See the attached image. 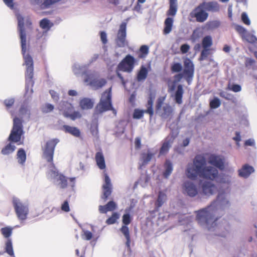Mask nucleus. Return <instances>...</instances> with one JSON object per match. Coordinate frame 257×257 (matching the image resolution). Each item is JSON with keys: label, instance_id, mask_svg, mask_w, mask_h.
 Listing matches in <instances>:
<instances>
[{"label": "nucleus", "instance_id": "f257e3e1", "mask_svg": "<svg viewBox=\"0 0 257 257\" xmlns=\"http://www.w3.org/2000/svg\"><path fill=\"white\" fill-rule=\"evenodd\" d=\"M196 220L202 227L207 229L211 232H215L213 234L221 237L227 236L229 232V227H222L216 225L215 222V209L213 208V205L195 211Z\"/></svg>", "mask_w": 257, "mask_h": 257}, {"label": "nucleus", "instance_id": "f03ea898", "mask_svg": "<svg viewBox=\"0 0 257 257\" xmlns=\"http://www.w3.org/2000/svg\"><path fill=\"white\" fill-rule=\"evenodd\" d=\"M185 174L191 180H197L198 177L213 180L218 176V171L212 166H207L204 157L198 155L194 158L192 163L187 164Z\"/></svg>", "mask_w": 257, "mask_h": 257}, {"label": "nucleus", "instance_id": "7ed1b4c3", "mask_svg": "<svg viewBox=\"0 0 257 257\" xmlns=\"http://www.w3.org/2000/svg\"><path fill=\"white\" fill-rule=\"evenodd\" d=\"M58 142V139L48 141L42 149L43 158L50 163L47 174L48 178L60 188H64L67 185V180L64 176L58 173L53 163L55 148Z\"/></svg>", "mask_w": 257, "mask_h": 257}, {"label": "nucleus", "instance_id": "20e7f679", "mask_svg": "<svg viewBox=\"0 0 257 257\" xmlns=\"http://www.w3.org/2000/svg\"><path fill=\"white\" fill-rule=\"evenodd\" d=\"M18 22V31L20 34L22 52L23 54L25 64L27 66L26 72V91L28 92L29 88L34 85L33 77V61L32 58L29 54H25L26 52V34L24 29V18L19 14H16Z\"/></svg>", "mask_w": 257, "mask_h": 257}, {"label": "nucleus", "instance_id": "39448f33", "mask_svg": "<svg viewBox=\"0 0 257 257\" xmlns=\"http://www.w3.org/2000/svg\"><path fill=\"white\" fill-rule=\"evenodd\" d=\"M73 71L75 75L82 76L84 82L95 89L102 87L107 82L105 78L99 77L95 72L88 70L86 64H75Z\"/></svg>", "mask_w": 257, "mask_h": 257}, {"label": "nucleus", "instance_id": "423d86ee", "mask_svg": "<svg viewBox=\"0 0 257 257\" xmlns=\"http://www.w3.org/2000/svg\"><path fill=\"white\" fill-rule=\"evenodd\" d=\"M109 110H111L115 115L116 114V111L113 108L111 103V87L102 93L100 101L95 109V114L102 113Z\"/></svg>", "mask_w": 257, "mask_h": 257}, {"label": "nucleus", "instance_id": "0eeeda50", "mask_svg": "<svg viewBox=\"0 0 257 257\" xmlns=\"http://www.w3.org/2000/svg\"><path fill=\"white\" fill-rule=\"evenodd\" d=\"M218 195L216 199L213 201L210 205H213V207L216 212L218 209H225L230 207V191H226L222 188L218 190Z\"/></svg>", "mask_w": 257, "mask_h": 257}, {"label": "nucleus", "instance_id": "6e6552de", "mask_svg": "<svg viewBox=\"0 0 257 257\" xmlns=\"http://www.w3.org/2000/svg\"><path fill=\"white\" fill-rule=\"evenodd\" d=\"M22 120L15 116L13 118V127L9 137V140L12 142L17 143L20 141L21 136L23 135Z\"/></svg>", "mask_w": 257, "mask_h": 257}, {"label": "nucleus", "instance_id": "1a4fd4ad", "mask_svg": "<svg viewBox=\"0 0 257 257\" xmlns=\"http://www.w3.org/2000/svg\"><path fill=\"white\" fill-rule=\"evenodd\" d=\"M13 204L18 218L21 220H25L29 212L28 206L23 204L16 197L13 198Z\"/></svg>", "mask_w": 257, "mask_h": 257}, {"label": "nucleus", "instance_id": "9d476101", "mask_svg": "<svg viewBox=\"0 0 257 257\" xmlns=\"http://www.w3.org/2000/svg\"><path fill=\"white\" fill-rule=\"evenodd\" d=\"M136 59L131 55H127L119 63L117 70L126 72H131L134 69Z\"/></svg>", "mask_w": 257, "mask_h": 257}, {"label": "nucleus", "instance_id": "9b49d317", "mask_svg": "<svg viewBox=\"0 0 257 257\" xmlns=\"http://www.w3.org/2000/svg\"><path fill=\"white\" fill-rule=\"evenodd\" d=\"M126 23L122 22L120 26L117 34L115 42L119 47H124L128 44L126 39Z\"/></svg>", "mask_w": 257, "mask_h": 257}, {"label": "nucleus", "instance_id": "f8f14e48", "mask_svg": "<svg viewBox=\"0 0 257 257\" xmlns=\"http://www.w3.org/2000/svg\"><path fill=\"white\" fill-rule=\"evenodd\" d=\"M162 102L158 101L156 105V112L163 118H168L172 115L173 109L168 104H165L162 106Z\"/></svg>", "mask_w": 257, "mask_h": 257}, {"label": "nucleus", "instance_id": "ddd939ff", "mask_svg": "<svg viewBox=\"0 0 257 257\" xmlns=\"http://www.w3.org/2000/svg\"><path fill=\"white\" fill-rule=\"evenodd\" d=\"M216 179V181L218 184V189L222 188L225 191H230V186L232 183L231 176L223 174L217 176Z\"/></svg>", "mask_w": 257, "mask_h": 257}, {"label": "nucleus", "instance_id": "4468645a", "mask_svg": "<svg viewBox=\"0 0 257 257\" xmlns=\"http://www.w3.org/2000/svg\"><path fill=\"white\" fill-rule=\"evenodd\" d=\"M153 97L151 96H150L146 105L147 109L146 110H143L139 109H135L133 114V117L136 119H140L143 117L145 112L149 114L150 115L152 116L154 113L153 108Z\"/></svg>", "mask_w": 257, "mask_h": 257}, {"label": "nucleus", "instance_id": "2eb2a0df", "mask_svg": "<svg viewBox=\"0 0 257 257\" xmlns=\"http://www.w3.org/2000/svg\"><path fill=\"white\" fill-rule=\"evenodd\" d=\"M191 16L195 18L197 22L203 23L208 17V14L204 10L200 5L196 7L191 13Z\"/></svg>", "mask_w": 257, "mask_h": 257}, {"label": "nucleus", "instance_id": "dca6fc26", "mask_svg": "<svg viewBox=\"0 0 257 257\" xmlns=\"http://www.w3.org/2000/svg\"><path fill=\"white\" fill-rule=\"evenodd\" d=\"M208 161L210 164L218 168L220 170L224 169L225 159L222 156L212 154L209 156Z\"/></svg>", "mask_w": 257, "mask_h": 257}, {"label": "nucleus", "instance_id": "f3484780", "mask_svg": "<svg viewBox=\"0 0 257 257\" xmlns=\"http://www.w3.org/2000/svg\"><path fill=\"white\" fill-rule=\"evenodd\" d=\"M184 66L182 72L185 74L189 81H192L194 73V65L193 62L190 59L186 58L184 61Z\"/></svg>", "mask_w": 257, "mask_h": 257}, {"label": "nucleus", "instance_id": "a211bd4d", "mask_svg": "<svg viewBox=\"0 0 257 257\" xmlns=\"http://www.w3.org/2000/svg\"><path fill=\"white\" fill-rule=\"evenodd\" d=\"M193 217L191 216H183L179 220L181 225H186V228L184 229V232H188V234L193 236L194 235L195 230L192 227V222Z\"/></svg>", "mask_w": 257, "mask_h": 257}, {"label": "nucleus", "instance_id": "6ab92c4d", "mask_svg": "<svg viewBox=\"0 0 257 257\" xmlns=\"http://www.w3.org/2000/svg\"><path fill=\"white\" fill-rule=\"evenodd\" d=\"M184 193L190 197H194L198 193L196 185L192 182L187 180L184 182L183 185Z\"/></svg>", "mask_w": 257, "mask_h": 257}, {"label": "nucleus", "instance_id": "aec40b11", "mask_svg": "<svg viewBox=\"0 0 257 257\" xmlns=\"http://www.w3.org/2000/svg\"><path fill=\"white\" fill-rule=\"evenodd\" d=\"M31 106L27 100H25L21 105L19 109L18 115L22 118H25L29 120L31 117Z\"/></svg>", "mask_w": 257, "mask_h": 257}, {"label": "nucleus", "instance_id": "412c9836", "mask_svg": "<svg viewBox=\"0 0 257 257\" xmlns=\"http://www.w3.org/2000/svg\"><path fill=\"white\" fill-rule=\"evenodd\" d=\"M199 5L206 12H217L219 10V5L215 1H204Z\"/></svg>", "mask_w": 257, "mask_h": 257}, {"label": "nucleus", "instance_id": "4be33fe9", "mask_svg": "<svg viewBox=\"0 0 257 257\" xmlns=\"http://www.w3.org/2000/svg\"><path fill=\"white\" fill-rule=\"evenodd\" d=\"M104 183L103 185L102 198L106 200L112 192V184L110 179L107 174H104Z\"/></svg>", "mask_w": 257, "mask_h": 257}, {"label": "nucleus", "instance_id": "5701e85b", "mask_svg": "<svg viewBox=\"0 0 257 257\" xmlns=\"http://www.w3.org/2000/svg\"><path fill=\"white\" fill-rule=\"evenodd\" d=\"M155 154V153L152 152L150 150L146 152H143L141 155L140 168L142 169L144 166L148 164Z\"/></svg>", "mask_w": 257, "mask_h": 257}, {"label": "nucleus", "instance_id": "b1692460", "mask_svg": "<svg viewBox=\"0 0 257 257\" xmlns=\"http://www.w3.org/2000/svg\"><path fill=\"white\" fill-rule=\"evenodd\" d=\"M202 192L206 195L213 194L215 190V186L211 182L205 181L202 184Z\"/></svg>", "mask_w": 257, "mask_h": 257}, {"label": "nucleus", "instance_id": "393cba45", "mask_svg": "<svg viewBox=\"0 0 257 257\" xmlns=\"http://www.w3.org/2000/svg\"><path fill=\"white\" fill-rule=\"evenodd\" d=\"M173 140L174 138L172 137L168 136L166 138L160 149V155H165L168 153L173 142Z\"/></svg>", "mask_w": 257, "mask_h": 257}, {"label": "nucleus", "instance_id": "a878e982", "mask_svg": "<svg viewBox=\"0 0 257 257\" xmlns=\"http://www.w3.org/2000/svg\"><path fill=\"white\" fill-rule=\"evenodd\" d=\"M238 172L239 176L246 178L254 172V169L252 166L245 164L240 169L238 170Z\"/></svg>", "mask_w": 257, "mask_h": 257}, {"label": "nucleus", "instance_id": "bb28decb", "mask_svg": "<svg viewBox=\"0 0 257 257\" xmlns=\"http://www.w3.org/2000/svg\"><path fill=\"white\" fill-rule=\"evenodd\" d=\"M117 207L116 204L113 201H109L105 205H100L99 211L101 213H106L108 211L114 210Z\"/></svg>", "mask_w": 257, "mask_h": 257}, {"label": "nucleus", "instance_id": "cd10ccee", "mask_svg": "<svg viewBox=\"0 0 257 257\" xmlns=\"http://www.w3.org/2000/svg\"><path fill=\"white\" fill-rule=\"evenodd\" d=\"M53 26V23L46 18L40 22V27L43 30V35H46L48 31Z\"/></svg>", "mask_w": 257, "mask_h": 257}, {"label": "nucleus", "instance_id": "c85d7f7f", "mask_svg": "<svg viewBox=\"0 0 257 257\" xmlns=\"http://www.w3.org/2000/svg\"><path fill=\"white\" fill-rule=\"evenodd\" d=\"M184 93L183 86L179 84L174 94V100L176 103L180 104L182 103V97Z\"/></svg>", "mask_w": 257, "mask_h": 257}, {"label": "nucleus", "instance_id": "c756f323", "mask_svg": "<svg viewBox=\"0 0 257 257\" xmlns=\"http://www.w3.org/2000/svg\"><path fill=\"white\" fill-rule=\"evenodd\" d=\"M95 161L98 168L101 170L105 168L106 165L104 156L101 152H97L95 154Z\"/></svg>", "mask_w": 257, "mask_h": 257}, {"label": "nucleus", "instance_id": "7c9ffc66", "mask_svg": "<svg viewBox=\"0 0 257 257\" xmlns=\"http://www.w3.org/2000/svg\"><path fill=\"white\" fill-rule=\"evenodd\" d=\"M167 199L166 194L162 191H160L158 194L157 200L155 203V209L158 211L159 208L161 207Z\"/></svg>", "mask_w": 257, "mask_h": 257}, {"label": "nucleus", "instance_id": "2f4dec72", "mask_svg": "<svg viewBox=\"0 0 257 257\" xmlns=\"http://www.w3.org/2000/svg\"><path fill=\"white\" fill-rule=\"evenodd\" d=\"M63 129L65 133H69L75 137H79L80 136L79 130L76 127L64 125Z\"/></svg>", "mask_w": 257, "mask_h": 257}, {"label": "nucleus", "instance_id": "473e14b6", "mask_svg": "<svg viewBox=\"0 0 257 257\" xmlns=\"http://www.w3.org/2000/svg\"><path fill=\"white\" fill-rule=\"evenodd\" d=\"M164 167V172H163V176L165 178H168L173 170V164L170 160H166Z\"/></svg>", "mask_w": 257, "mask_h": 257}, {"label": "nucleus", "instance_id": "72a5a7b5", "mask_svg": "<svg viewBox=\"0 0 257 257\" xmlns=\"http://www.w3.org/2000/svg\"><path fill=\"white\" fill-rule=\"evenodd\" d=\"M58 108L60 111L63 112L64 116L65 112H71L73 109L72 105L70 103L66 101L61 102L59 104Z\"/></svg>", "mask_w": 257, "mask_h": 257}, {"label": "nucleus", "instance_id": "f704fd0d", "mask_svg": "<svg viewBox=\"0 0 257 257\" xmlns=\"http://www.w3.org/2000/svg\"><path fill=\"white\" fill-rule=\"evenodd\" d=\"M177 0H170L169 9L167 13L169 16H175L177 12Z\"/></svg>", "mask_w": 257, "mask_h": 257}, {"label": "nucleus", "instance_id": "c9c22d12", "mask_svg": "<svg viewBox=\"0 0 257 257\" xmlns=\"http://www.w3.org/2000/svg\"><path fill=\"white\" fill-rule=\"evenodd\" d=\"M80 106L82 109H89L93 107V102L89 98H84L80 100Z\"/></svg>", "mask_w": 257, "mask_h": 257}, {"label": "nucleus", "instance_id": "e433bc0d", "mask_svg": "<svg viewBox=\"0 0 257 257\" xmlns=\"http://www.w3.org/2000/svg\"><path fill=\"white\" fill-rule=\"evenodd\" d=\"M173 19L172 18H167L165 21V28L163 33L165 35L169 34L172 31Z\"/></svg>", "mask_w": 257, "mask_h": 257}, {"label": "nucleus", "instance_id": "4c0bfd02", "mask_svg": "<svg viewBox=\"0 0 257 257\" xmlns=\"http://www.w3.org/2000/svg\"><path fill=\"white\" fill-rule=\"evenodd\" d=\"M17 159L18 163L24 165L26 160V154L23 149H20L17 154Z\"/></svg>", "mask_w": 257, "mask_h": 257}, {"label": "nucleus", "instance_id": "58836bf2", "mask_svg": "<svg viewBox=\"0 0 257 257\" xmlns=\"http://www.w3.org/2000/svg\"><path fill=\"white\" fill-rule=\"evenodd\" d=\"M148 71L145 66H142L137 75L138 81H144L147 77Z\"/></svg>", "mask_w": 257, "mask_h": 257}, {"label": "nucleus", "instance_id": "ea45409f", "mask_svg": "<svg viewBox=\"0 0 257 257\" xmlns=\"http://www.w3.org/2000/svg\"><path fill=\"white\" fill-rule=\"evenodd\" d=\"M15 100L14 98H9L6 99L4 101V103L6 106L7 110L10 112L12 116H14L15 115V112L12 110H10V109L14 104Z\"/></svg>", "mask_w": 257, "mask_h": 257}, {"label": "nucleus", "instance_id": "a19ab883", "mask_svg": "<svg viewBox=\"0 0 257 257\" xmlns=\"http://www.w3.org/2000/svg\"><path fill=\"white\" fill-rule=\"evenodd\" d=\"M132 208L133 207L131 206L125 209V213L122 216V223L124 224V225H128L132 221V218L129 213Z\"/></svg>", "mask_w": 257, "mask_h": 257}, {"label": "nucleus", "instance_id": "79ce46f5", "mask_svg": "<svg viewBox=\"0 0 257 257\" xmlns=\"http://www.w3.org/2000/svg\"><path fill=\"white\" fill-rule=\"evenodd\" d=\"M5 251L10 256H14V252L12 245V241L10 238H8L5 243Z\"/></svg>", "mask_w": 257, "mask_h": 257}, {"label": "nucleus", "instance_id": "37998d69", "mask_svg": "<svg viewBox=\"0 0 257 257\" xmlns=\"http://www.w3.org/2000/svg\"><path fill=\"white\" fill-rule=\"evenodd\" d=\"M120 231L124 235L126 239V246L129 247L130 244V236L129 229L127 225H123L120 228Z\"/></svg>", "mask_w": 257, "mask_h": 257}, {"label": "nucleus", "instance_id": "c03bdc74", "mask_svg": "<svg viewBox=\"0 0 257 257\" xmlns=\"http://www.w3.org/2000/svg\"><path fill=\"white\" fill-rule=\"evenodd\" d=\"M13 228L11 226H7L2 228L1 232L4 237L7 238V239L12 235Z\"/></svg>", "mask_w": 257, "mask_h": 257}, {"label": "nucleus", "instance_id": "a18cd8bd", "mask_svg": "<svg viewBox=\"0 0 257 257\" xmlns=\"http://www.w3.org/2000/svg\"><path fill=\"white\" fill-rule=\"evenodd\" d=\"M242 39L246 41L247 42L251 44L257 43L256 37L254 35L248 32L245 35H243V38Z\"/></svg>", "mask_w": 257, "mask_h": 257}, {"label": "nucleus", "instance_id": "49530a36", "mask_svg": "<svg viewBox=\"0 0 257 257\" xmlns=\"http://www.w3.org/2000/svg\"><path fill=\"white\" fill-rule=\"evenodd\" d=\"M220 25L219 21L214 20L209 21L206 24V27L207 30H213L218 28Z\"/></svg>", "mask_w": 257, "mask_h": 257}, {"label": "nucleus", "instance_id": "de8ad7c7", "mask_svg": "<svg viewBox=\"0 0 257 257\" xmlns=\"http://www.w3.org/2000/svg\"><path fill=\"white\" fill-rule=\"evenodd\" d=\"M202 47L203 48L207 49L212 45V40L210 36L204 37L202 40Z\"/></svg>", "mask_w": 257, "mask_h": 257}, {"label": "nucleus", "instance_id": "09e8293b", "mask_svg": "<svg viewBox=\"0 0 257 257\" xmlns=\"http://www.w3.org/2000/svg\"><path fill=\"white\" fill-rule=\"evenodd\" d=\"M90 131H91L92 135L93 136L96 137L97 136L98 133V122H97V119L93 120L92 121V123H91V125H90Z\"/></svg>", "mask_w": 257, "mask_h": 257}, {"label": "nucleus", "instance_id": "8fccbe9b", "mask_svg": "<svg viewBox=\"0 0 257 257\" xmlns=\"http://www.w3.org/2000/svg\"><path fill=\"white\" fill-rule=\"evenodd\" d=\"M174 80L173 82L174 83H178L181 81V79L182 78H184L186 81L187 82L188 84L190 85L192 81H189V80L187 79V77L185 76V74H184L183 72L182 73H179L178 74L175 75L174 76Z\"/></svg>", "mask_w": 257, "mask_h": 257}, {"label": "nucleus", "instance_id": "3c124183", "mask_svg": "<svg viewBox=\"0 0 257 257\" xmlns=\"http://www.w3.org/2000/svg\"><path fill=\"white\" fill-rule=\"evenodd\" d=\"M64 116L66 117H69L72 120H74L77 118H79L81 117V114L79 111H74L73 112H65Z\"/></svg>", "mask_w": 257, "mask_h": 257}, {"label": "nucleus", "instance_id": "603ef678", "mask_svg": "<svg viewBox=\"0 0 257 257\" xmlns=\"http://www.w3.org/2000/svg\"><path fill=\"white\" fill-rule=\"evenodd\" d=\"M15 149V146L10 143L2 150V153L3 155H8L13 152Z\"/></svg>", "mask_w": 257, "mask_h": 257}, {"label": "nucleus", "instance_id": "864d4df0", "mask_svg": "<svg viewBox=\"0 0 257 257\" xmlns=\"http://www.w3.org/2000/svg\"><path fill=\"white\" fill-rule=\"evenodd\" d=\"M183 67L182 64L179 62L173 63L171 67V70L172 73H181Z\"/></svg>", "mask_w": 257, "mask_h": 257}, {"label": "nucleus", "instance_id": "5fc2aeb1", "mask_svg": "<svg viewBox=\"0 0 257 257\" xmlns=\"http://www.w3.org/2000/svg\"><path fill=\"white\" fill-rule=\"evenodd\" d=\"M119 217V214L117 212H114L112 213L111 216L106 220V223L108 225L113 224L116 222Z\"/></svg>", "mask_w": 257, "mask_h": 257}, {"label": "nucleus", "instance_id": "6e6d98bb", "mask_svg": "<svg viewBox=\"0 0 257 257\" xmlns=\"http://www.w3.org/2000/svg\"><path fill=\"white\" fill-rule=\"evenodd\" d=\"M221 105V101L220 99L215 97L212 100L210 101V106L212 109H215L220 106Z\"/></svg>", "mask_w": 257, "mask_h": 257}, {"label": "nucleus", "instance_id": "4d7b16f0", "mask_svg": "<svg viewBox=\"0 0 257 257\" xmlns=\"http://www.w3.org/2000/svg\"><path fill=\"white\" fill-rule=\"evenodd\" d=\"M228 89L234 92H238L241 90V86L239 84L229 83L228 85Z\"/></svg>", "mask_w": 257, "mask_h": 257}, {"label": "nucleus", "instance_id": "13d9d810", "mask_svg": "<svg viewBox=\"0 0 257 257\" xmlns=\"http://www.w3.org/2000/svg\"><path fill=\"white\" fill-rule=\"evenodd\" d=\"M54 106L50 103H46L41 107V110L43 113H49L54 109Z\"/></svg>", "mask_w": 257, "mask_h": 257}, {"label": "nucleus", "instance_id": "bf43d9fd", "mask_svg": "<svg viewBox=\"0 0 257 257\" xmlns=\"http://www.w3.org/2000/svg\"><path fill=\"white\" fill-rule=\"evenodd\" d=\"M141 54L139 55L140 58H145L149 53V47L147 45H143L140 49Z\"/></svg>", "mask_w": 257, "mask_h": 257}, {"label": "nucleus", "instance_id": "052dcab7", "mask_svg": "<svg viewBox=\"0 0 257 257\" xmlns=\"http://www.w3.org/2000/svg\"><path fill=\"white\" fill-rule=\"evenodd\" d=\"M209 50L208 49L203 48L201 51L200 57L199 59V60L202 61L206 59L209 55Z\"/></svg>", "mask_w": 257, "mask_h": 257}, {"label": "nucleus", "instance_id": "680f3d73", "mask_svg": "<svg viewBox=\"0 0 257 257\" xmlns=\"http://www.w3.org/2000/svg\"><path fill=\"white\" fill-rule=\"evenodd\" d=\"M235 30L241 35L242 38H243V35H245L247 33L246 30L245 28L239 25L236 26Z\"/></svg>", "mask_w": 257, "mask_h": 257}, {"label": "nucleus", "instance_id": "e2e57ef3", "mask_svg": "<svg viewBox=\"0 0 257 257\" xmlns=\"http://www.w3.org/2000/svg\"><path fill=\"white\" fill-rule=\"evenodd\" d=\"M241 20L244 24L249 25L250 24V21L247 14L245 12H243L241 14Z\"/></svg>", "mask_w": 257, "mask_h": 257}, {"label": "nucleus", "instance_id": "0e129e2a", "mask_svg": "<svg viewBox=\"0 0 257 257\" xmlns=\"http://www.w3.org/2000/svg\"><path fill=\"white\" fill-rule=\"evenodd\" d=\"M83 238L87 240H89L92 238V233L88 231V230H83Z\"/></svg>", "mask_w": 257, "mask_h": 257}, {"label": "nucleus", "instance_id": "69168bd1", "mask_svg": "<svg viewBox=\"0 0 257 257\" xmlns=\"http://www.w3.org/2000/svg\"><path fill=\"white\" fill-rule=\"evenodd\" d=\"M49 92H50V94L52 99L55 101H58L59 100V94L56 91H55L53 90H50Z\"/></svg>", "mask_w": 257, "mask_h": 257}, {"label": "nucleus", "instance_id": "338daca9", "mask_svg": "<svg viewBox=\"0 0 257 257\" xmlns=\"http://www.w3.org/2000/svg\"><path fill=\"white\" fill-rule=\"evenodd\" d=\"M232 139L235 141L236 143V145L239 147L240 146L239 145V142L241 141V136L240 134L238 132H235V136Z\"/></svg>", "mask_w": 257, "mask_h": 257}, {"label": "nucleus", "instance_id": "774afa93", "mask_svg": "<svg viewBox=\"0 0 257 257\" xmlns=\"http://www.w3.org/2000/svg\"><path fill=\"white\" fill-rule=\"evenodd\" d=\"M190 47L189 45H188L187 44H184L181 45L180 47V50L183 54H185L187 52H188V51L190 49Z\"/></svg>", "mask_w": 257, "mask_h": 257}]
</instances>
